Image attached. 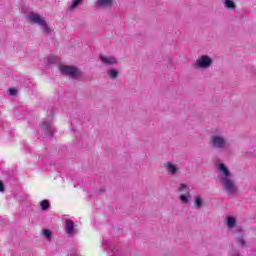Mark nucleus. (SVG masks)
Returning <instances> with one entry per match:
<instances>
[{
  "label": "nucleus",
  "instance_id": "1",
  "mask_svg": "<svg viewBox=\"0 0 256 256\" xmlns=\"http://www.w3.org/2000/svg\"><path fill=\"white\" fill-rule=\"evenodd\" d=\"M219 171H221V173H223L224 175V177L221 179V183L225 191H227L229 195H235V192L237 191V186H235L233 180L229 179V169H227V166H225V164H220Z\"/></svg>",
  "mask_w": 256,
  "mask_h": 256
},
{
  "label": "nucleus",
  "instance_id": "2",
  "mask_svg": "<svg viewBox=\"0 0 256 256\" xmlns=\"http://www.w3.org/2000/svg\"><path fill=\"white\" fill-rule=\"evenodd\" d=\"M27 19L29 23H32L33 25H39L42 27V30L44 31L45 35H50L52 37V31L51 27H49V24H47V20L41 17V15L35 13V12H30L27 16Z\"/></svg>",
  "mask_w": 256,
  "mask_h": 256
},
{
  "label": "nucleus",
  "instance_id": "3",
  "mask_svg": "<svg viewBox=\"0 0 256 256\" xmlns=\"http://www.w3.org/2000/svg\"><path fill=\"white\" fill-rule=\"evenodd\" d=\"M59 70L63 75H67L68 77H79L81 72L75 66L61 65Z\"/></svg>",
  "mask_w": 256,
  "mask_h": 256
},
{
  "label": "nucleus",
  "instance_id": "4",
  "mask_svg": "<svg viewBox=\"0 0 256 256\" xmlns=\"http://www.w3.org/2000/svg\"><path fill=\"white\" fill-rule=\"evenodd\" d=\"M212 145L216 149H226L227 148V141L220 136H212Z\"/></svg>",
  "mask_w": 256,
  "mask_h": 256
},
{
  "label": "nucleus",
  "instance_id": "5",
  "mask_svg": "<svg viewBox=\"0 0 256 256\" xmlns=\"http://www.w3.org/2000/svg\"><path fill=\"white\" fill-rule=\"evenodd\" d=\"M195 65H213V58L209 55H202L196 61Z\"/></svg>",
  "mask_w": 256,
  "mask_h": 256
},
{
  "label": "nucleus",
  "instance_id": "6",
  "mask_svg": "<svg viewBox=\"0 0 256 256\" xmlns=\"http://www.w3.org/2000/svg\"><path fill=\"white\" fill-rule=\"evenodd\" d=\"M100 61H102V63H104V65H117V59L113 56H103L100 55L99 56Z\"/></svg>",
  "mask_w": 256,
  "mask_h": 256
},
{
  "label": "nucleus",
  "instance_id": "7",
  "mask_svg": "<svg viewBox=\"0 0 256 256\" xmlns=\"http://www.w3.org/2000/svg\"><path fill=\"white\" fill-rule=\"evenodd\" d=\"M183 189L189 190L187 187V184H181L179 191H183ZM191 197V194H189V191H187L185 194L180 195V200L182 203H188L189 199Z\"/></svg>",
  "mask_w": 256,
  "mask_h": 256
},
{
  "label": "nucleus",
  "instance_id": "8",
  "mask_svg": "<svg viewBox=\"0 0 256 256\" xmlns=\"http://www.w3.org/2000/svg\"><path fill=\"white\" fill-rule=\"evenodd\" d=\"M48 65H63L61 59L55 55H49L47 59Z\"/></svg>",
  "mask_w": 256,
  "mask_h": 256
},
{
  "label": "nucleus",
  "instance_id": "9",
  "mask_svg": "<svg viewBox=\"0 0 256 256\" xmlns=\"http://www.w3.org/2000/svg\"><path fill=\"white\" fill-rule=\"evenodd\" d=\"M66 233L68 235H73V233H75V223L73 220H66Z\"/></svg>",
  "mask_w": 256,
  "mask_h": 256
},
{
  "label": "nucleus",
  "instance_id": "10",
  "mask_svg": "<svg viewBox=\"0 0 256 256\" xmlns=\"http://www.w3.org/2000/svg\"><path fill=\"white\" fill-rule=\"evenodd\" d=\"M96 5L101 8L113 7V0H97Z\"/></svg>",
  "mask_w": 256,
  "mask_h": 256
},
{
  "label": "nucleus",
  "instance_id": "11",
  "mask_svg": "<svg viewBox=\"0 0 256 256\" xmlns=\"http://www.w3.org/2000/svg\"><path fill=\"white\" fill-rule=\"evenodd\" d=\"M164 167L167 169L168 173H171L172 175H175L177 173V166H175L171 162H167Z\"/></svg>",
  "mask_w": 256,
  "mask_h": 256
},
{
  "label": "nucleus",
  "instance_id": "12",
  "mask_svg": "<svg viewBox=\"0 0 256 256\" xmlns=\"http://www.w3.org/2000/svg\"><path fill=\"white\" fill-rule=\"evenodd\" d=\"M81 3H83V0H73L72 4L68 8V11H70V12L75 11V9H77V7H79V5H81Z\"/></svg>",
  "mask_w": 256,
  "mask_h": 256
},
{
  "label": "nucleus",
  "instance_id": "13",
  "mask_svg": "<svg viewBox=\"0 0 256 256\" xmlns=\"http://www.w3.org/2000/svg\"><path fill=\"white\" fill-rule=\"evenodd\" d=\"M224 7H226V9H230L231 11H235V2H233V0H224Z\"/></svg>",
  "mask_w": 256,
  "mask_h": 256
},
{
  "label": "nucleus",
  "instance_id": "14",
  "mask_svg": "<svg viewBox=\"0 0 256 256\" xmlns=\"http://www.w3.org/2000/svg\"><path fill=\"white\" fill-rule=\"evenodd\" d=\"M108 73L111 79H115L119 75V72H117V70L115 69L109 70Z\"/></svg>",
  "mask_w": 256,
  "mask_h": 256
},
{
  "label": "nucleus",
  "instance_id": "15",
  "mask_svg": "<svg viewBox=\"0 0 256 256\" xmlns=\"http://www.w3.org/2000/svg\"><path fill=\"white\" fill-rule=\"evenodd\" d=\"M41 207H42L43 211H47V209H49V201L43 200L41 202Z\"/></svg>",
  "mask_w": 256,
  "mask_h": 256
},
{
  "label": "nucleus",
  "instance_id": "16",
  "mask_svg": "<svg viewBox=\"0 0 256 256\" xmlns=\"http://www.w3.org/2000/svg\"><path fill=\"white\" fill-rule=\"evenodd\" d=\"M235 223H236L235 218L228 217V222H227L228 227H233L235 225Z\"/></svg>",
  "mask_w": 256,
  "mask_h": 256
},
{
  "label": "nucleus",
  "instance_id": "17",
  "mask_svg": "<svg viewBox=\"0 0 256 256\" xmlns=\"http://www.w3.org/2000/svg\"><path fill=\"white\" fill-rule=\"evenodd\" d=\"M44 237H46L48 241H51V230H44Z\"/></svg>",
  "mask_w": 256,
  "mask_h": 256
},
{
  "label": "nucleus",
  "instance_id": "18",
  "mask_svg": "<svg viewBox=\"0 0 256 256\" xmlns=\"http://www.w3.org/2000/svg\"><path fill=\"white\" fill-rule=\"evenodd\" d=\"M201 203H203V200H201V197L197 196L195 200L196 207H201Z\"/></svg>",
  "mask_w": 256,
  "mask_h": 256
},
{
  "label": "nucleus",
  "instance_id": "19",
  "mask_svg": "<svg viewBox=\"0 0 256 256\" xmlns=\"http://www.w3.org/2000/svg\"><path fill=\"white\" fill-rule=\"evenodd\" d=\"M238 244L241 245V247H245V239H243V237L238 238Z\"/></svg>",
  "mask_w": 256,
  "mask_h": 256
},
{
  "label": "nucleus",
  "instance_id": "20",
  "mask_svg": "<svg viewBox=\"0 0 256 256\" xmlns=\"http://www.w3.org/2000/svg\"><path fill=\"white\" fill-rule=\"evenodd\" d=\"M8 93H9L10 95H12V96H15V95H17V90H15V89H13V88H9Z\"/></svg>",
  "mask_w": 256,
  "mask_h": 256
},
{
  "label": "nucleus",
  "instance_id": "21",
  "mask_svg": "<svg viewBox=\"0 0 256 256\" xmlns=\"http://www.w3.org/2000/svg\"><path fill=\"white\" fill-rule=\"evenodd\" d=\"M3 191H5V184L0 180V193H3Z\"/></svg>",
  "mask_w": 256,
  "mask_h": 256
},
{
  "label": "nucleus",
  "instance_id": "22",
  "mask_svg": "<svg viewBox=\"0 0 256 256\" xmlns=\"http://www.w3.org/2000/svg\"><path fill=\"white\" fill-rule=\"evenodd\" d=\"M198 68H205V67H209V65H198Z\"/></svg>",
  "mask_w": 256,
  "mask_h": 256
},
{
  "label": "nucleus",
  "instance_id": "23",
  "mask_svg": "<svg viewBox=\"0 0 256 256\" xmlns=\"http://www.w3.org/2000/svg\"><path fill=\"white\" fill-rule=\"evenodd\" d=\"M44 127H47V122H43Z\"/></svg>",
  "mask_w": 256,
  "mask_h": 256
},
{
  "label": "nucleus",
  "instance_id": "24",
  "mask_svg": "<svg viewBox=\"0 0 256 256\" xmlns=\"http://www.w3.org/2000/svg\"><path fill=\"white\" fill-rule=\"evenodd\" d=\"M168 63H171V59H168Z\"/></svg>",
  "mask_w": 256,
  "mask_h": 256
},
{
  "label": "nucleus",
  "instance_id": "25",
  "mask_svg": "<svg viewBox=\"0 0 256 256\" xmlns=\"http://www.w3.org/2000/svg\"><path fill=\"white\" fill-rule=\"evenodd\" d=\"M70 256H75V255H70Z\"/></svg>",
  "mask_w": 256,
  "mask_h": 256
}]
</instances>
